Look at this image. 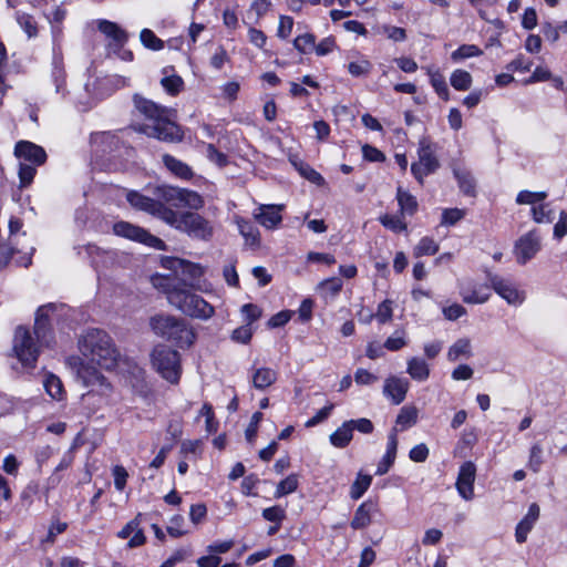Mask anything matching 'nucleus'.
Returning <instances> with one entry per match:
<instances>
[{
	"label": "nucleus",
	"instance_id": "f257e3e1",
	"mask_svg": "<svg viewBox=\"0 0 567 567\" xmlns=\"http://www.w3.org/2000/svg\"><path fill=\"white\" fill-rule=\"evenodd\" d=\"M55 306L52 303L38 309L33 333L24 326L16 328L12 350L22 364L33 367L40 354V348L50 347L53 343L52 321Z\"/></svg>",
	"mask_w": 567,
	"mask_h": 567
},
{
	"label": "nucleus",
	"instance_id": "f03ea898",
	"mask_svg": "<svg viewBox=\"0 0 567 567\" xmlns=\"http://www.w3.org/2000/svg\"><path fill=\"white\" fill-rule=\"evenodd\" d=\"M154 288L166 296L167 302L194 319L208 320L214 313V307L203 297L193 291V285L177 276L155 275L151 278Z\"/></svg>",
	"mask_w": 567,
	"mask_h": 567
},
{
	"label": "nucleus",
	"instance_id": "7ed1b4c3",
	"mask_svg": "<svg viewBox=\"0 0 567 567\" xmlns=\"http://www.w3.org/2000/svg\"><path fill=\"white\" fill-rule=\"evenodd\" d=\"M133 102L136 110L152 122L134 126L135 131L166 143H178L183 140L184 134L181 127L169 118L171 111L167 107L140 94L133 96Z\"/></svg>",
	"mask_w": 567,
	"mask_h": 567
},
{
	"label": "nucleus",
	"instance_id": "20e7f679",
	"mask_svg": "<svg viewBox=\"0 0 567 567\" xmlns=\"http://www.w3.org/2000/svg\"><path fill=\"white\" fill-rule=\"evenodd\" d=\"M81 353L105 370L115 368L118 352L111 337L103 330L89 329L79 339Z\"/></svg>",
	"mask_w": 567,
	"mask_h": 567
},
{
	"label": "nucleus",
	"instance_id": "39448f33",
	"mask_svg": "<svg viewBox=\"0 0 567 567\" xmlns=\"http://www.w3.org/2000/svg\"><path fill=\"white\" fill-rule=\"evenodd\" d=\"M150 327L157 337L181 348H188L195 341V332L186 320L172 315L158 313L151 317Z\"/></svg>",
	"mask_w": 567,
	"mask_h": 567
},
{
	"label": "nucleus",
	"instance_id": "423d86ee",
	"mask_svg": "<svg viewBox=\"0 0 567 567\" xmlns=\"http://www.w3.org/2000/svg\"><path fill=\"white\" fill-rule=\"evenodd\" d=\"M151 360L153 368L171 383H178L182 373L179 353L165 344L156 346L152 353Z\"/></svg>",
	"mask_w": 567,
	"mask_h": 567
},
{
	"label": "nucleus",
	"instance_id": "0eeeda50",
	"mask_svg": "<svg viewBox=\"0 0 567 567\" xmlns=\"http://www.w3.org/2000/svg\"><path fill=\"white\" fill-rule=\"evenodd\" d=\"M417 155L419 162L411 165V173L422 184L425 176L434 173L440 167V163L435 156L434 145L426 138L420 141Z\"/></svg>",
	"mask_w": 567,
	"mask_h": 567
},
{
	"label": "nucleus",
	"instance_id": "6e6552de",
	"mask_svg": "<svg viewBox=\"0 0 567 567\" xmlns=\"http://www.w3.org/2000/svg\"><path fill=\"white\" fill-rule=\"evenodd\" d=\"M542 247L540 231L534 228L515 241L513 254L517 264L526 265L542 250Z\"/></svg>",
	"mask_w": 567,
	"mask_h": 567
},
{
	"label": "nucleus",
	"instance_id": "1a4fd4ad",
	"mask_svg": "<svg viewBox=\"0 0 567 567\" xmlns=\"http://www.w3.org/2000/svg\"><path fill=\"white\" fill-rule=\"evenodd\" d=\"M179 224V231L189 237L200 240H209L214 234L212 223L202 215L194 212H184Z\"/></svg>",
	"mask_w": 567,
	"mask_h": 567
},
{
	"label": "nucleus",
	"instance_id": "9d476101",
	"mask_svg": "<svg viewBox=\"0 0 567 567\" xmlns=\"http://www.w3.org/2000/svg\"><path fill=\"white\" fill-rule=\"evenodd\" d=\"M113 231L116 236L124 237L137 243H142L148 247L163 249L165 244L158 237L150 234L144 228L127 221H117L113 225Z\"/></svg>",
	"mask_w": 567,
	"mask_h": 567
},
{
	"label": "nucleus",
	"instance_id": "9b49d317",
	"mask_svg": "<svg viewBox=\"0 0 567 567\" xmlns=\"http://www.w3.org/2000/svg\"><path fill=\"white\" fill-rule=\"evenodd\" d=\"M487 279L493 290L509 305H520L524 301L523 292L509 279L493 274H488Z\"/></svg>",
	"mask_w": 567,
	"mask_h": 567
},
{
	"label": "nucleus",
	"instance_id": "f8f14e48",
	"mask_svg": "<svg viewBox=\"0 0 567 567\" xmlns=\"http://www.w3.org/2000/svg\"><path fill=\"white\" fill-rule=\"evenodd\" d=\"M97 29L110 40L109 48L113 52H120L128 41V33L115 22L99 20Z\"/></svg>",
	"mask_w": 567,
	"mask_h": 567
},
{
	"label": "nucleus",
	"instance_id": "ddd939ff",
	"mask_svg": "<svg viewBox=\"0 0 567 567\" xmlns=\"http://www.w3.org/2000/svg\"><path fill=\"white\" fill-rule=\"evenodd\" d=\"M475 477V464L471 461L464 462L460 467L455 486L460 496L465 501H471L474 497Z\"/></svg>",
	"mask_w": 567,
	"mask_h": 567
},
{
	"label": "nucleus",
	"instance_id": "4468645a",
	"mask_svg": "<svg viewBox=\"0 0 567 567\" xmlns=\"http://www.w3.org/2000/svg\"><path fill=\"white\" fill-rule=\"evenodd\" d=\"M462 300L468 305H481L489 299V287L478 285L472 280H464L458 284Z\"/></svg>",
	"mask_w": 567,
	"mask_h": 567
},
{
	"label": "nucleus",
	"instance_id": "2eb2a0df",
	"mask_svg": "<svg viewBox=\"0 0 567 567\" xmlns=\"http://www.w3.org/2000/svg\"><path fill=\"white\" fill-rule=\"evenodd\" d=\"M14 154L18 158L29 162L32 165L40 166L47 159L45 151L29 141H20L14 147Z\"/></svg>",
	"mask_w": 567,
	"mask_h": 567
},
{
	"label": "nucleus",
	"instance_id": "dca6fc26",
	"mask_svg": "<svg viewBox=\"0 0 567 567\" xmlns=\"http://www.w3.org/2000/svg\"><path fill=\"white\" fill-rule=\"evenodd\" d=\"M409 380L395 375L389 377L384 381L383 394L389 398L393 404L402 403L409 391Z\"/></svg>",
	"mask_w": 567,
	"mask_h": 567
},
{
	"label": "nucleus",
	"instance_id": "f3484780",
	"mask_svg": "<svg viewBox=\"0 0 567 567\" xmlns=\"http://www.w3.org/2000/svg\"><path fill=\"white\" fill-rule=\"evenodd\" d=\"M540 508L537 503H532L527 514L520 519L515 528V539L518 544L527 540V536L539 518Z\"/></svg>",
	"mask_w": 567,
	"mask_h": 567
},
{
	"label": "nucleus",
	"instance_id": "a211bd4d",
	"mask_svg": "<svg viewBox=\"0 0 567 567\" xmlns=\"http://www.w3.org/2000/svg\"><path fill=\"white\" fill-rule=\"evenodd\" d=\"M282 205H261L254 214L256 220L268 229L276 228L282 220Z\"/></svg>",
	"mask_w": 567,
	"mask_h": 567
},
{
	"label": "nucleus",
	"instance_id": "6ab92c4d",
	"mask_svg": "<svg viewBox=\"0 0 567 567\" xmlns=\"http://www.w3.org/2000/svg\"><path fill=\"white\" fill-rule=\"evenodd\" d=\"M378 511V504L368 499L360 504L354 512V516L350 523L353 529H363L371 524L372 514Z\"/></svg>",
	"mask_w": 567,
	"mask_h": 567
},
{
	"label": "nucleus",
	"instance_id": "aec40b11",
	"mask_svg": "<svg viewBox=\"0 0 567 567\" xmlns=\"http://www.w3.org/2000/svg\"><path fill=\"white\" fill-rule=\"evenodd\" d=\"M78 378L82 380L84 386L99 385L109 389L110 384L106 379L94 367L81 364L78 370Z\"/></svg>",
	"mask_w": 567,
	"mask_h": 567
},
{
	"label": "nucleus",
	"instance_id": "412c9836",
	"mask_svg": "<svg viewBox=\"0 0 567 567\" xmlns=\"http://www.w3.org/2000/svg\"><path fill=\"white\" fill-rule=\"evenodd\" d=\"M406 372L413 380L423 382L430 377V367L424 359L413 357L408 360Z\"/></svg>",
	"mask_w": 567,
	"mask_h": 567
},
{
	"label": "nucleus",
	"instance_id": "4be33fe9",
	"mask_svg": "<svg viewBox=\"0 0 567 567\" xmlns=\"http://www.w3.org/2000/svg\"><path fill=\"white\" fill-rule=\"evenodd\" d=\"M163 163L172 174L179 178L190 179L194 175L192 168L186 163L175 158L169 154L163 155Z\"/></svg>",
	"mask_w": 567,
	"mask_h": 567
},
{
	"label": "nucleus",
	"instance_id": "5701e85b",
	"mask_svg": "<svg viewBox=\"0 0 567 567\" xmlns=\"http://www.w3.org/2000/svg\"><path fill=\"white\" fill-rule=\"evenodd\" d=\"M153 215L157 216L159 219L174 227L175 229H179L181 220L183 219V213L175 212L162 203L157 202L156 207L154 208Z\"/></svg>",
	"mask_w": 567,
	"mask_h": 567
},
{
	"label": "nucleus",
	"instance_id": "b1692460",
	"mask_svg": "<svg viewBox=\"0 0 567 567\" xmlns=\"http://www.w3.org/2000/svg\"><path fill=\"white\" fill-rule=\"evenodd\" d=\"M454 177L457 181L458 187L464 195L475 196V179L472 174L458 167L453 168Z\"/></svg>",
	"mask_w": 567,
	"mask_h": 567
},
{
	"label": "nucleus",
	"instance_id": "393cba45",
	"mask_svg": "<svg viewBox=\"0 0 567 567\" xmlns=\"http://www.w3.org/2000/svg\"><path fill=\"white\" fill-rule=\"evenodd\" d=\"M352 435V426L349 421H346L330 435V443L338 449H343L351 442Z\"/></svg>",
	"mask_w": 567,
	"mask_h": 567
},
{
	"label": "nucleus",
	"instance_id": "a878e982",
	"mask_svg": "<svg viewBox=\"0 0 567 567\" xmlns=\"http://www.w3.org/2000/svg\"><path fill=\"white\" fill-rule=\"evenodd\" d=\"M277 380V372L270 368L256 369L252 374V384L258 390H264Z\"/></svg>",
	"mask_w": 567,
	"mask_h": 567
},
{
	"label": "nucleus",
	"instance_id": "bb28decb",
	"mask_svg": "<svg viewBox=\"0 0 567 567\" xmlns=\"http://www.w3.org/2000/svg\"><path fill=\"white\" fill-rule=\"evenodd\" d=\"M127 202L135 208L153 213L156 207L157 200L140 194L138 192L131 190L126 194Z\"/></svg>",
	"mask_w": 567,
	"mask_h": 567
},
{
	"label": "nucleus",
	"instance_id": "cd10ccee",
	"mask_svg": "<svg viewBox=\"0 0 567 567\" xmlns=\"http://www.w3.org/2000/svg\"><path fill=\"white\" fill-rule=\"evenodd\" d=\"M396 199L402 214L412 216L417 210L416 198L409 192L404 190L401 186L396 189Z\"/></svg>",
	"mask_w": 567,
	"mask_h": 567
},
{
	"label": "nucleus",
	"instance_id": "c85d7f7f",
	"mask_svg": "<svg viewBox=\"0 0 567 567\" xmlns=\"http://www.w3.org/2000/svg\"><path fill=\"white\" fill-rule=\"evenodd\" d=\"M417 422V409L415 406H403L395 420L400 431L406 430Z\"/></svg>",
	"mask_w": 567,
	"mask_h": 567
},
{
	"label": "nucleus",
	"instance_id": "c756f323",
	"mask_svg": "<svg viewBox=\"0 0 567 567\" xmlns=\"http://www.w3.org/2000/svg\"><path fill=\"white\" fill-rule=\"evenodd\" d=\"M430 75V82L433 86L434 91L437 93V95L443 99L444 101H449L450 99V91L445 81L444 75L439 70H431L427 71Z\"/></svg>",
	"mask_w": 567,
	"mask_h": 567
},
{
	"label": "nucleus",
	"instance_id": "7c9ffc66",
	"mask_svg": "<svg viewBox=\"0 0 567 567\" xmlns=\"http://www.w3.org/2000/svg\"><path fill=\"white\" fill-rule=\"evenodd\" d=\"M204 206L203 197L194 192L186 188L182 189L179 202L177 207H187L189 209L198 210Z\"/></svg>",
	"mask_w": 567,
	"mask_h": 567
},
{
	"label": "nucleus",
	"instance_id": "2f4dec72",
	"mask_svg": "<svg viewBox=\"0 0 567 567\" xmlns=\"http://www.w3.org/2000/svg\"><path fill=\"white\" fill-rule=\"evenodd\" d=\"M471 355V341L465 338L455 341L447 351V359L452 362L457 361L461 357L470 358Z\"/></svg>",
	"mask_w": 567,
	"mask_h": 567
},
{
	"label": "nucleus",
	"instance_id": "473e14b6",
	"mask_svg": "<svg viewBox=\"0 0 567 567\" xmlns=\"http://www.w3.org/2000/svg\"><path fill=\"white\" fill-rule=\"evenodd\" d=\"M240 235L245 238L246 244L255 246L259 244V231L256 226L245 219L237 221Z\"/></svg>",
	"mask_w": 567,
	"mask_h": 567
},
{
	"label": "nucleus",
	"instance_id": "72a5a7b5",
	"mask_svg": "<svg viewBox=\"0 0 567 567\" xmlns=\"http://www.w3.org/2000/svg\"><path fill=\"white\" fill-rule=\"evenodd\" d=\"M451 85L457 91H466L472 86V75L470 72L457 69L450 78Z\"/></svg>",
	"mask_w": 567,
	"mask_h": 567
},
{
	"label": "nucleus",
	"instance_id": "f704fd0d",
	"mask_svg": "<svg viewBox=\"0 0 567 567\" xmlns=\"http://www.w3.org/2000/svg\"><path fill=\"white\" fill-rule=\"evenodd\" d=\"M47 393L54 400H61L63 396V384L54 374H48L43 381Z\"/></svg>",
	"mask_w": 567,
	"mask_h": 567
},
{
	"label": "nucleus",
	"instance_id": "c9c22d12",
	"mask_svg": "<svg viewBox=\"0 0 567 567\" xmlns=\"http://www.w3.org/2000/svg\"><path fill=\"white\" fill-rule=\"evenodd\" d=\"M298 475L290 474L285 480L280 481L277 485L275 497L279 498L285 495L293 493L298 488Z\"/></svg>",
	"mask_w": 567,
	"mask_h": 567
},
{
	"label": "nucleus",
	"instance_id": "e433bc0d",
	"mask_svg": "<svg viewBox=\"0 0 567 567\" xmlns=\"http://www.w3.org/2000/svg\"><path fill=\"white\" fill-rule=\"evenodd\" d=\"M293 47L301 54L311 53L316 48V37L312 33H303L293 40Z\"/></svg>",
	"mask_w": 567,
	"mask_h": 567
},
{
	"label": "nucleus",
	"instance_id": "4c0bfd02",
	"mask_svg": "<svg viewBox=\"0 0 567 567\" xmlns=\"http://www.w3.org/2000/svg\"><path fill=\"white\" fill-rule=\"evenodd\" d=\"M372 482L370 475L359 474L357 480L351 485L350 496L353 499H359L368 491Z\"/></svg>",
	"mask_w": 567,
	"mask_h": 567
},
{
	"label": "nucleus",
	"instance_id": "58836bf2",
	"mask_svg": "<svg viewBox=\"0 0 567 567\" xmlns=\"http://www.w3.org/2000/svg\"><path fill=\"white\" fill-rule=\"evenodd\" d=\"M439 245L431 237H423L415 246L413 255L414 257L430 256L436 254Z\"/></svg>",
	"mask_w": 567,
	"mask_h": 567
},
{
	"label": "nucleus",
	"instance_id": "ea45409f",
	"mask_svg": "<svg viewBox=\"0 0 567 567\" xmlns=\"http://www.w3.org/2000/svg\"><path fill=\"white\" fill-rule=\"evenodd\" d=\"M543 452H544L543 446L538 442L533 444L529 450V457H528L527 466L534 473H538L542 468V465L544 464Z\"/></svg>",
	"mask_w": 567,
	"mask_h": 567
},
{
	"label": "nucleus",
	"instance_id": "a19ab883",
	"mask_svg": "<svg viewBox=\"0 0 567 567\" xmlns=\"http://www.w3.org/2000/svg\"><path fill=\"white\" fill-rule=\"evenodd\" d=\"M547 198L546 192L520 190L516 196L518 205H534Z\"/></svg>",
	"mask_w": 567,
	"mask_h": 567
},
{
	"label": "nucleus",
	"instance_id": "79ce46f5",
	"mask_svg": "<svg viewBox=\"0 0 567 567\" xmlns=\"http://www.w3.org/2000/svg\"><path fill=\"white\" fill-rule=\"evenodd\" d=\"M140 39L147 49L158 51L164 48V41L157 38L151 29H143L140 33Z\"/></svg>",
	"mask_w": 567,
	"mask_h": 567
},
{
	"label": "nucleus",
	"instance_id": "37998d69",
	"mask_svg": "<svg viewBox=\"0 0 567 567\" xmlns=\"http://www.w3.org/2000/svg\"><path fill=\"white\" fill-rule=\"evenodd\" d=\"M182 189L183 188L164 185V186H161L157 188V195L161 199L177 207V203L179 202Z\"/></svg>",
	"mask_w": 567,
	"mask_h": 567
},
{
	"label": "nucleus",
	"instance_id": "c03bdc74",
	"mask_svg": "<svg viewBox=\"0 0 567 567\" xmlns=\"http://www.w3.org/2000/svg\"><path fill=\"white\" fill-rule=\"evenodd\" d=\"M482 53L483 51L475 44H463L452 52L451 58L453 61H460L467 58L478 56Z\"/></svg>",
	"mask_w": 567,
	"mask_h": 567
},
{
	"label": "nucleus",
	"instance_id": "a18cd8bd",
	"mask_svg": "<svg viewBox=\"0 0 567 567\" xmlns=\"http://www.w3.org/2000/svg\"><path fill=\"white\" fill-rule=\"evenodd\" d=\"M37 166L28 163L20 162L19 165V179H20V188L28 187L37 173Z\"/></svg>",
	"mask_w": 567,
	"mask_h": 567
},
{
	"label": "nucleus",
	"instance_id": "49530a36",
	"mask_svg": "<svg viewBox=\"0 0 567 567\" xmlns=\"http://www.w3.org/2000/svg\"><path fill=\"white\" fill-rule=\"evenodd\" d=\"M17 21L29 38L35 37L38 34L37 22L32 16L18 12Z\"/></svg>",
	"mask_w": 567,
	"mask_h": 567
},
{
	"label": "nucleus",
	"instance_id": "de8ad7c7",
	"mask_svg": "<svg viewBox=\"0 0 567 567\" xmlns=\"http://www.w3.org/2000/svg\"><path fill=\"white\" fill-rule=\"evenodd\" d=\"M161 84L168 94L176 95L182 91L184 81L179 75H169L163 78Z\"/></svg>",
	"mask_w": 567,
	"mask_h": 567
},
{
	"label": "nucleus",
	"instance_id": "09e8293b",
	"mask_svg": "<svg viewBox=\"0 0 567 567\" xmlns=\"http://www.w3.org/2000/svg\"><path fill=\"white\" fill-rule=\"evenodd\" d=\"M533 220L537 224L551 223L554 220L553 210L548 209L547 204H540L532 207Z\"/></svg>",
	"mask_w": 567,
	"mask_h": 567
},
{
	"label": "nucleus",
	"instance_id": "8fccbe9b",
	"mask_svg": "<svg viewBox=\"0 0 567 567\" xmlns=\"http://www.w3.org/2000/svg\"><path fill=\"white\" fill-rule=\"evenodd\" d=\"M380 223L388 229H391L394 233H401L406 229V224L402 220L401 217L395 215H383L380 217Z\"/></svg>",
	"mask_w": 567,
	"mask_h": 567
},
{
	"label": "nucleus",
	"instance_id": "3c124183",
	"mask_svg": "<svg viewBox=\"0 0 567 567\" xmlns=\"http://www.w3.org/2000/svg\"><path fill=\"white\" fill-rule=\"evenodd\" d=\"M465 217V210L458 208H446L442 213V225L453 226Z\"/></svg>",
	"mask_w": 567,
	"mask_h": 567
},
{
	"label": "nucleus",
	"instance_id": "603ef678",
	"mask_svg": "<svg viewBox=\"0 0 567 567\" xmlns=\"http://www.w3.org/2000/svg\"><path fill=\"white\" fill-rule=\"evenodd\" d=\"M371 63L367 60L350 62L348 64L349 73L355 78L368 75L371 71Z\"/></svg>",
	"mask_w": 567,
	"mask_h": 567
},
{
	"label": "nucleus",
	"instance_id": "864d4df0",
	"mask_svg": "<svg viewBox=\"0 0 567 567\" xmlns=\"http://www.w3.org/2000/svg\"><path fill=\"white\" fill-rule=\"evenodd\" d=\"M262 517L268 522L280 524L286 518V513L280 506H272L262 511Z\"/></svg>",
	"mask_w": 567,
	"mask_h": 567
},
{
	"label": "nucleus",
	"instance_id": "5fc2aeb1",
	"mask_svg": "<svg viewBox=\"0 0 567 567\" xmlns=\"http://www.w3.org/2000/svg\"><path fill=\"white\" fill-rule=\"evenodd\" d=\"M241 313L245 318L246 324L250 326L260 318L261 310L254 303H246L241 307Z\"/></svg>",
	"mask_w": 567,
	"mask_h": 567
},
{
	"label": "nucleus",
	"instance_id": "6e6d98bb",
	"mask_svg": "<svg viewBox=\"0 0 567 567\" xmlns=\"http://www.w3.org/2000/svg\"><path fill=\"white\" fill-rule=\"evenodd\" d=\"M205 148L206 156L210 162L217 164L220 167L227 164V156L219 152L214 144H206Z\"/></svg>",
	"mask_w": 567,
	"mask_h": 567
},
{
	"label": "nucleus",
	"instance_id": "4d7b16f0",
	"mask_svg": "<svg viewBox=\"0 0 567 567\" xmlns=\"http://www.w3.org/2000/svg\"><path fill=\"white\" fill-rule=\"evenodd\" d=\"M252 337V330L250 326L244 324L235 329L231 333V339L236 342L247 344Z\"/></svg>",
	"mask_w": 567,
	"mask_h": 567
},
{
	"label": "nucleus",
	"instance_id": "13d9d810",
	"mask_svg": "<svg viewBox=\"0 0 567 567\" xmlns=\"http://www.w3.org/2000/svg\"><path fill=\"white\" fill-rule=\"evenodd\" d=\"M343 282L338 277L324 279L320 282V288L329 292L331 296H336L342 289Z\"/></svg>",
	"mask_w": 567,
	"mask_h": 567
},
{
	"label": "nucleus",
	"instance_id": "bf43d9fd",
	"mask_svg": "<svg viewBox=\"0 0 567 567\" xmlns=\"http://www.w3.org/2000/svg\"><path fill=\"white\" fill-rule=\"evenodd\" d=\"M183 525L184 517L182 515H175L171 518L169 525L167 526V533L172 537H181L186 534V532L183 529Z\"/></svg>",
	"mask_w": 567,
	"mask_h": 567
},
{
	"label": "nucleus",
	"instance_id": "052dcab7",
	"mask_svg": "<svg viewBox=\"0 0 567 567\" xmlns=\"http://www.w3.org/2000/svg\"><path fill=\"white\" fill-rule=\"evenodd\" d=\"M375 318L380 323H385L392 319V302L384 300L378 306Z\"/></svg>",
	"mask_w": 567,
	"mask_h": 567
},
{
	"label": "nucleus",
	"instance_id": "680f3d73",
	"mask_svg": "<svg viewBox=\"0 0 567 567\" xmlns=\"http://www.w3.org/2000/svg\"><path fill=\"white\" fill-rule=\"evenodd\" d=\"M200 415L206 419V430L208 433H213L217 431V422L214 417L213 406L209 403H205L202 406Z\"/></svg>",
	"mask_w": 567,
	"mask_h": 567
},
{
	"label": "nucleus",
	"instance_id": "e2e57ef3",
	"mask_svg": "<svg viewBox=\"0 0 567 567\" xmlns=\"http://www.w3.org/2000/svg\"><path fill=\"white\" fill-rule=\"evenodd\" d=\"M406 344L404 339V332H395L393 336L389 337L384 342V348L390 351H398Z\"/></svg>",
	"mask_w": 567,
	"mask_h": 567
},
{
	"label": "nucleus",
	"instance_id": "0e129e2a",
	"mask_svg": "<svg viewBox=\"0 0 567 567\" xmlns=\"http://www.w3.org/2000/svg\"><path fill=\"white\" fill-rule=\"evenodd\" d=\"M429 447L424 443H421L411 449L409 457L413 462L422 463L426 461V458L429 457Z\"/></svg>",
	"mask_w": 567,
	"mask_h": 567
},
{
	"label": "nucleus",
	"instance_id": "69168bd1",
	"mask_svg": "<svg viewBox=\"0 0 567 567\" xmlns=\"http://www.w3.org/2000/svg\"><path fill=\"white\" fill-rule=\"evenodd\" d=\"M299 172L305 178L317 185H321L324 182L321 174L307 164H301L299 167Z\"/></svg>",
	"mask_w": 567,
	"mask_h": 567
},
{
	"label": "nucleus",
	"instance_id": "338daca9",
	"mask_svg": "<svg viewBox=\"0 0 567 567\" xmlns=\"http://www.w3.org/2000/svg\"><path fill=\"white\" fill-rule=\"evenodd\" d=\"M443 315L447 320L454 321L466 315V309L458 303H453L443 308Z\"/></svg>",
	"mask_w": 567,
	"mask_h": 567
},
{
	"label": "nucleus",
	"instance_id": "774afa93",
	"mask_svg": "<svg viewBox=\"0 0 567 567\" xmlns=\"http://www.w3.org/2000/svg\"><path fill=\"white\" fill-rule=\"evenodd\" d=\"M567 235V213L561 210L559 214V219L554 226V237L556 239H561Z\"/></svg>",
	"mask_w": 567,
	"mask_h": 567
}]
</instances>
